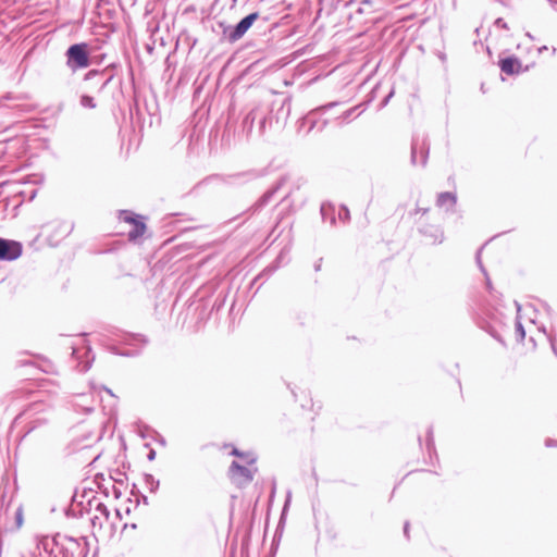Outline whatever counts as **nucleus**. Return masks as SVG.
<instances>
[{"label": "nucleus", "instance_id": "18", "mask_svg": "<svg viewBox=\"0 0 557 557\" xmlns=\"http://www.w3.org/2000/svg\"><path fill=\"white\" fill-rule=\"evenodd\" d=\"M478 262H480V251L476 255Z\"/></svg>", "mask_w": 557, "mask_h": 557}, {"label": "nucleus", "instance_id": "19", "mask_svg": "<svg viewBox=\"0 0 557 557\" xmlns=\"http://www.w3.org/2000/svg\"><path fill=\"white\" fill-rule=\"evenodd\" d=\"M516 306H517V309H518V311H519V310H520V306H519V304H518V302H516Z\"/></svg>", "mask_w": 557, "mask_h": 557}, {"label": "nucleus", "instance_id": "15", "mask_svg": "<svg viewBox=\"0 0 557 557\" xmlns=\"http://www.w3.org/2000/svg\"><path fill=\"white\" fill-rule=\"evenodd\" d=\"M148 457H149L150 460H152L154 458V451L151 450Z\"/></svg>", "mask_w": 557, "mask_h": 557}, {"label": "nucleus", "instance_id": "14", "mask_svg": "<svg viewBox=\"0 0 557 557\" xmlns=\"http://www.w3.org/2000/svg\"><path fill=\"white\" fill-rule=\"evenodd\" d=\"M408 529H409V523L406 522L405 527H404V532H405L406 535L408 534Z\"/></svg>", "mask_w": 557, "mask_h": 557}, {"label": "nucleus", "instance_id": "4", "mask_svg": "<svg viewBox=\"0 0 557 557\" xmlns=\"http://www.w3.org/2000/svg\"><path fill=\"white\" fill-rule=\"evenodd\" d=\"M258 18L257 13H251L243 18L234 29V32L230 35V38L235 41L244 36V34L251 27L253 22Z\"/></svg>", "mask_w": 557, "mask_h": 557}, {"label": "nucleus", "instance_id": "8", "mask_svg": "<svg viewBox=\"0 0 557 557\" xmlns=\"http://www.w3.org/2000/svg\"><path fill=\"white\" fill-rule=\"evenodd\" d=\"M446 201H449L450 203H455V197L449 193H444V194L440 195L438 200H437L438 205L443 206Z\"/></svg>", "mask_w": 557, "mask_h": 557}, {"label": "nucleus", "instance_id": "9", "mask_svg": "<svg viewBox=\"0 0 557 557\" xmlns=\"http://www.w3.org/2000/svg\"><path fill=\"white\" fill-rule=\"evenodd\" d=\"M516 335L519 341H523L525 336L524 327L519 320L516 322Z\"/></svg>", "mask_w": 557, "mask_h": 557}, {"label": "nucleus", "instance_id": "6", "mask_svg": "<svg viewBox=\"0 0 557 557\" xmlns=\"http://www.w3.org/2000/svg\"><path fill=\"white\" fill-rule=\"evenodd\" d=\"M500 69L506 74H516L521 71V63L516 58H507L500 61Z\"/></svg>", "mask_w": 557, "mask_h": 557}, {"label": "nucleus", "instance_id": "16", "mask_svg": "<svg viewBox=\"0 0 557 557\" xmlns=\"http://www.w3.org/2000/svg\"><path fill=\"white\" fill-rule=\"evenodd\" d=\"M552 445V441L550 440H547L546 441V446H550Z\"/></svg>", "mask_w": 557, "mask_h": 557}, {"label": "nucleus", "instance_id": "10", "mask_svg": "<svg viewBox=\"0 0 557 557\" xmlns=\"http://www.w3.org/2000/svg\"><path fill=\"white\" fill-rule=\"evenodd\" d=\"M339 218H343L345 220L349 219V211L346 207L342 208V211L339 212Z\"/></svg>", "mask_w": 557, "mask_h": 557}, {"label": "nucleus", "instance_id": "5", "mask_svg": "<svg viewBox=\"0 0 557 557\" xmlns=\"http://www.w3.org/2000/svg\"><path fill=\"white\" fill-rule=\"evenodd\" d=\"M22 246H0V260L12 261L22 255Z\"/></svg>", "mask_w": 557, "mask_h": 557}, {"label": "nucleus", "instance_id": "12", "mask_svg": "<svg viewBox=\"0 0 557 557\" xmlns=\"http://www.w3.org/2000/svg\"><path fill=\"white\" fill-rule=\"evenodd\" d=\"M0 244H18V243L14 242V240H4V239L0 238Z\"/></svg>", "mask_w": 557, "mask_h": 557}, {"label": "nucleus", "instance_id": "11", "mask_svg": "<svg viewBox=\"0 0 557 557\" xmlns=\"http://www.w3.org/2000/svg\"><path fill=\"white\" fill-rule=\"evenodd\" d=\"M549 342H550L552 348L555 350V342H556L555 336L550 335L549 336Z\"/></svg>", "mask_w": 557, "mask_h": 557}, {"label": "nucleus", "instance_id": "13", "mask_svg": "<svg viewBox=\"0 0 557 557\" xmlns=\"http://www.w3.org/2000/svg\"><path fill=\"white\" fill-rule=\"evenodd\" d=\"M321 212H322V214H323L324 216L326 215L327 207H326L325 205H323V206L321 207Z\"/></svg>", "mask_w": 557, "mask_h": 557}, {"label": "nucleus", "instance_id": "3", "mask_svg": "<svg viewBox=\"0 0 557 557\" xmlns=\"http://www.w3.org/2000/svg\"><path fill=\"white\" fill-rule=\"evenodd\" d=\"M122 220L128 225V234L132 240L138 238L139 235L144 234L146 226L141 221L135 220L132 216V213L124 212L122 213Z\"/></svg>", "mask_w": 557, "mask_h": 557}, {"label": "nucleus", "instance_id": "1", "mask_svg": "<svg viewBox=\"0 0 557 557\" xmlns=\"http://www.w3.org/2000/svg\"><path fill=\"white\" fill-rule=\"evenodd\" d=\"M256 469L251 470L237 461H233L230 467V478L238 486L247 485L253 479Z\"/></svg>", "mask_w": 557, "mask_h": 557}, {"label": "nucleus", "instance_id": "2", "mask_svg": "<svg viewBox=\"0 0 557 557\" xmlns=\"http://www.w3.org/2000/svg\"><path fill=\"white\" fill-rule=\"evenodd\" d=\"M69 65L72 69L87 67L89 65L86 45H74L67 50Z\"/></svg>", "mask_w": 557, "mask_h": 557}, {"label": "nucleus", "instance_id": "7", "mask_svg": "<svg viewBox=\"0 0 557 557\" xmlns=\"http://www.w3.org/2000/svg\"><path fill=\"white\" fill-rule=\"evenodd\" d=\"M232 454L237 457H240L243 461L247 465H252L256 461V457L249 453H240L237 449H233Z\"/></svg>", "mask_w": 557, "mask_h": 557}, {"label": "nucleus", "instance_id": "17", "mask_svg": "<svg viewBox=\"0 0 557 557\" xmlns=\"http://www.w3.org/2000/svg\"><path fill=\"white\" fill-rule=\"evenodd\" d=\"M486 286H487V288H491V282L488 280L486 282Z\"/></svg>", "mask_w": 557, "mask_h": 557}]
</instances>
